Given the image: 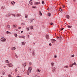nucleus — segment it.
<instances>
[{
    "mask_svg": "<svg viewBox=\"0 0 77 77\" xmlns=\"http://www.w3.org/2000/svg\"><path fill=\"white\" fill-rule=\"evenodd\" d=\"M31 70H32V68L31 67H29L28 69V73H30L31 72Z\"/></svg>",
    "mask_w": 77,
    "mask_h": 77,
    "instance_id": "f257e3e1",
    "label": "nucleus"
},
{
    "mask_svg": "<svg viewBox=\"0 0 77 77\" xmlns=\"http://www.w3.org/2000/svg\"><path fill=\"white\" fill-rule=\"evenodd\" d=\"M1 40L2 41V42H5L6 39H5V38L3 37L1 38Z\"/></svg>",
    "mask_w": 77,
    "mask_h": 77,
    "instance_id": "f03ea898",
    "label": "nucleus"
},
{
    "mask_svg": "<svg viewBox=\"0 0 77 77\" xmlns=\"http://www.w3.org/2000/svg\"><path fill=\"white\" fill-rule=\"evenodd\" d=\"M8 66H9V67H12V66H13V65H12V64L11 63H9L8 64Z\"/></svg>",
    "mask_w": 77,
    "mask_h": 77,
    "instance_id": "7ed1b4c3",
    "label": "nucleus"
},
{
    "mask_svg": "<svg viewBox=\"0 0 77 77\" xmlns=\"http://www.w3.org/2000/svg\"><path fill=\"white\" fill-rule=\"evenodd\" d=\"M51 41L52 42H56V40H55L54 39H51Z\"/></svg>",
    "mask_w": 77,
    "mask_h": 77,
    "instance_id": "20e7f679",
    "label": "nucleus"
},
{
    "mask_svg": "<svg viewBox=\"0 0 77 77\" xmlns=\"http://www.w3.org/2000/svg\"><path fill=\"white\" fill-rule=\"evenodd\" d=\"M7 27H8V29L9 30H10V27H11V26H10V25H7Z\"/></svg>",
    "mask_w": 77,
    "mask_h": 77,
    "instance_id": "39448f33",
    "label": "nucleus"
},
{
    "mask_svg": "<svg viewBox=\"0 0 77 77\" xmlns=\"http://www.w3.org/2000/svg\"><path fill=\"white\" fill-rule=\"evenodd\" d=\"M56 68L55 67H54L52 69V72H54L55 70H56Z\"/></svg>",
    "mask_w": 77,
    "mask_h": 77,
    "instance_id": "423d86ee",
    "label": "nucleus"
},
{
    "mask_svg": "<svg viewBox=\"0 0 77 77\" xmlns=\"http://www.w3.org/2000/svg\"><path fill=\"white\" fill-rule=\"evenodd\" d=\"M10 15H11V14L9 13L7 14V15H6V17H9Z\"/></svg>",
    "mask_w": 77,
    "mask_h": 77,
    "instance_id": "0eeeda50",
    "label": "nucleus"
},
{
    "mask_svg": "<svg viewBox=\"0 0 77 77\" xmlns=\"http://www.w3.org/2000/svg\"><path fill=\"white\" fill-rule=\"evenodd\" d=\"M49 38V35H46V38L47 39H48V38Z\"/></svg>",
    "mask_w": 77,
    "mask_h": 77,
    "instance_id": "6e6552de",
    "label": "nucleus"
},
{
    "mask_svg": "<svg viewBox=\"0 0 77 77\" xmlns=\"http://www.w3.org/2000/svg\"><path fill=\"white\" fill-rule=\"evenodd\" d=\"M73 65H74V63H73L72 64H71L69 65L70 67H72V66H73Z\"/></svg>",
    "mask_w": 77,
    "mask_h": 77,
    "instance_id": "1a4fd4ad",
    "label": "nucleus"
},
{
    "mask_svg": "<svg viewBox=\"0 0 77 77\" xmlns=\"http://www.w3.org/2000/svg\"><path fill=\"white\" fill-rule=\"evenodd\" d=\"M66 17L67 18L69 19V15H66Z\"/></svg>",
    "mask_w": 77,
    "mask_h": 77,
    "instance_id": "9d476101",
    "label": "nucleus"
},
{
    "mask_svg": "<svg viewBox=\"0 0 77 77\" xmlns=\"http://www.w3.org/2000/svg\"><path fill=\"white\" fill-rule=\"evenodd\" d=\"M39 12L40 15L41 16H42V13H41V11H39Z\"/></svg>",
    "mask_w": 77,
    "mask_h": 77,
    "instance_id": "9b49d317",
    "label": "nucleus"
},
{
    "mask_svg": "<svg viewBox=\"0 0 77 77\" xmlns=\"http://www.w3.org/2000/svg\"><path fill=\"white\" fill-rule=\"evenodd\" d=\"M11 4L12 5H15V2L14 1H12L11 2Z\"/></svg>",
    "mask_w": 77,
    "mask_h": 77,
    "instance_id": "f8f14e48",
    "label": "nucleus"
},
{
    "mask_svg": "<svg viewBox=\"0 0 77 77\" xmlns=\"http://www.w3.org/2000/svg\"><path fill=\"white\" fill-rule=\"evenodd\" d=\"M26 44V42H23L22 43V44L23 45H24Z\"/></svg>",
    "mask_w": 77,
    "mask_h": 77,
    "instance_id": "ddd939ff",
    "label": "nucleus"
},
{
    "mask_svg": "<svg viewBox=\"0 0 77 77\" xmlns=\"http://www.w3.org/2000/svg\"><path fill=\"white\" fill-rule=\"evenodd\" d=\"M30 29H33V27L32 26H30Z\"/></svg>",
    "mask_w": 77,
    "mask_h": 77,
    "instance_id": "4468645a",
    "label": "nucleus"
},
{
    "mask_svg": "<svg viewBox=\"0 0 77 77\" xmlns=\"http://www.w3.org/2000/svg\"><path fill=\"white\" fill-rule=\"evenodd\" d=\"M51 66H54V63H51Z\"/></svg>",
    "mask_w": 77,
    "mask_h": 77,
    "instance_id": "2eb2a0df",
    "label": "nucleus"
},
{
    "mask_svg": "<svg viewBox=\"0 0 77 77\" xmlns=\"http://www.w3.org/2000/svg\"><path fill=\"white\" fill-rule=\"evenodd\" d=\"M35 4L36 5H38V4H39V2H35Z\"/></svg>",
    "mask_w": 77,
    "mask_h": 77,
    "instance_id": "dca6fc26",
    "label": "nucleus"
},
{
    "mask_svg": "<svg viewBox=\"0 0 77 77\" xmlns=\"http://www.w3.org/2000/svg\"><path fill=\"white\" fill-rule=\"evenodd\" d=\"M48 16L49 17H50V16L51 15V14L49 13L48 14Z\"/></svg>",
    "mask_w": 77,
    "mask_h": 77,
    "instance_id": "f3484780",
    "label": "nucleus"
},
{
    "mask_svg": "<svg viewBox=\"0 0 77 77\" xmlns=\"http://www.w3.org/2000/svg\"><path fill=\"white\" fill-rule=\"evenodd\" d=\"M24 67H26V63H25L24 64H23Z\"/></svg>",
    "mask_w": 77,
    "mask_h": 77,
    "instance_id": "a211bd4d",
    "label": "nucleus"
},
{
    "mask_svg": "<svg viewBox=\"0 0 77 77\" xmlns=\"http://www.w3.org/2000/svg\"><path fill=\"white\" fill-rule=\"evenodd\" d=\"M13 26L15 27H17V25H14Z\"/></svg>",
    "mask_w": 77,
    "mask_h": 77,
    "instance_id": "6ab92c4d",
    "label": "nucleus"
},
{
    "mask_svg": "<svg viewBox=\"0 0 77 77\" xmlns=\"http://www.w3.org/2000/svg\"><path fill=\"white\" fill-rule=\"evenodd\" d=\"M67 27L68 28H71L72 27V26H68Z\"/></svg>",
    "mask_w": 77,
    "mask_h": 77,
    "instance_id": "aec40b11",
    "label": "nucleus"
},
{
    "mask_svg": "<svg viewBox=\"0 0 77 77\" xmlns=\"http://www.w3.org/2000/svg\"><path fill=\"white\" fill-rule=\"evenodd\" d=\"M59 9V11H61V12H62V9L61 8H60Z\"/></svg>",
    "mask_w": 77,
    "mask_h": 77,
    "instance_id": "412c9836",
    "label": "nucleus"
},
{
    "mask_svg": "<svg viewBox=\"0 0 77 77\" xmlns=\"http://www.w3.org/2000/svg\"><path fill=\"white\" fill-rule=\"evenodd\" d=\"M26 29L27 30V31H29V27H26Z\"/></svg>",
    "mask_w": 77,
    "mask_h": 77,
    "instance_id": "4be33fe9",
    "label": "nucleus"
},
{
    "mask_svg": "<svg viewBox=\"0 0 77 77\" xmlns=\"http://www.w3.org/2000/svg\"><path fill=\"white\" fill-rule=\"evenodd\" d=\"M37 70L38 72H40V71H41V70L38 69H37Z\"/></svg>",
    "mask_w": 77,
    "mask_h": 77,
    "instance_id": "5701e85b",
    "label": "nucleus"
},
{
    "mask_svg": "<svg viewBox=\"0 0 77 77\" xmlns=\"http://www.w3.org/2000/svg\"><path fill=\"white\" fill-rule=\"evenodd\" d=\"M64 68H68V66H66L64 67Z\"/></svg>",
    "mask_w": 77,
    "mask_h": 77,
    "instance_id": "b1692460",
    "label": "nucleus"
},
{
    "mask_svg": "<svg viewBox=\"0 0 77 77\" xmlns=\"http://www.w3.org/2000/svg\"><path fill=\"white\" fill-rule=\"evenodd\" d=\"M15 50V49H16V48H15V47H13V50Z\"/></svg>",
    "mask_w": 77,
    "mask_h": 77,
    "instance_id": "393cba45",
    "label": "nucleus"
},
{
    "mask_svg": "<svg viewBox=\"0 0 77 77\" xmlns=\"http://www.w3.org/2000/svg\"><path fill=\"white\" fill-rule=\"evenodd\" d=\"M29 3L31 5H33V3L30 2V1H29Z\"/></svg>",
    "mask_w": 77,
    "mask_h": 77,
    "instance_id": "a878e982",
    "label": "nucleus"
},
{
    "mask_svg": "<svg viewBox=\"0 0 77 77\" xmlns=\"http://www.w3.org/2000/svg\"><path fill=\"white\" fill-rule=\"evenodd\" d=\"M32 55H33V56L35 55V52L34 51L32 52Z\"/></svg>",
    "mask_w": 77,
    "mask_h": 77,
    "instance_id": "bb28decb",
    "label": "nucleus"
},
{
    "mask_svg": "<svg viewBox=\"0 0 77 77\" xmlns=\"http://www.w3.org/2000/svg\"><path fill=\"white\" fill-rule=\"evenodd\" d=\"M22 26H24V25H25V23H22Z\"/></svg>",
    "mask_w": 77,
    "mask_h": 77,
    "instance_id": "cd10ccee",
    "label": "nucleus"
},
{
    "mask_svg": "<svg viewBox=\"0 0 77 77\" xmlns=\"http://www.w3.org/2000/svg\"><path fill=\"white\" fill-rule=\"evenodd\" d=\"M15 57L17 58H18V56H17L16 54H15Z\"/></svg>",
    "mask_w": 77,
    "mask_h": 77,
    "instance_id": "c85d7f7f",
    "label": "nucleus"
},
{
    "mask_svg": "<svg viewBox=\"0 0 77 77\" xmlns=\"http://www.w3.org/2000/svg\"><path fill=\"white\" fill-rule=\"evenodd\" d=\"M42 3L43 5H44V1H42Z\"/></svg>",
    "mask_w": 77,
    "mask_h": 77,
    "instance_id": "c756f323",
    "label": "nucleus"
},
{
    "mask_svg": "<svg viewBox=\"0 0 77 77\" xmlns=\"http://www.w3.org/2000/svg\"><path fill=\"white\" fill-rule=\"evenodd\" d=\"M8 76V77H12V76H11V75H9Z\"/></svg>",
    "mask_w": 77,
    "mask_h": 77,
    "instance_id": "7c9ffc66",
    "label": "nucleus"
},
{
    "mask_svg": "<svg viewBox=\"0 0 77 77\" xmlns=\"http://www.w3.org/2000/svg\"><path fill=\"white\" fill-rule=\"evenodd\" d=\"M17 70H18L17 69H15V72H17Z\"/></svg>",
    "mask_w": 77,
    "mask_h": 77,
    "instance_id": "2f4dec72",
    "label": "nucleus"
},
{
    "mask_svg": "<svg viewBox=\"0 0 77 77\" xmlns=\"http://www.w3.org/2000/svg\"><path fill=\"white\" fill-rule=\"evenodd\" d=\"M5 62H6V63H8V60H6L5 61Z\"/></svg>",
    "mask_w": 77,
    "mask_h": 77,
    "instance_id": "473e14b6",
    "label": "nucleus"
},
{
    "mask_svg": "<svg viewBox=\"0 0 77 77\" xmlns=\"http://www.w3.org/2000/svg\"><path fill=\"white\" fill-rule=\"evenodd\" d=\"M50 24H51V25H53V23H50Z\"/></svg>",
    "mask_w": 77,
    "mask_h": 77,
    "instance_id": "72a5a7b5",
    "label": "nucleus"
},
{
    "mask_svg": "<svg viewBox=\"0 0 77 77\" xmlns=\"http://www.w3.org/2000/svg\"><path fill=\"white\" fill-rule=\"evenodd\" d=\"M12 15H13L14 17H15V15L14 14H12Z\"/></svg>",
    "mask_w": 77,
    "mask_h": 77,
    "instance_id": "f704fd0d",
    "label": "nucleus"
},
{
    "mask_svg": "<svg viewBox=\"0 0 77 77\" xmlns=\"http://www.w3.org/2000/svg\"><path fill=\"white\" fill-rule=\"evenodd\" d=\"M32 63L31 62H30L29 63V65H31L32 64Z\"/></svg>",
    "mask_w": 77,
    "mask_h": 77,
    "instance_id": "c9c22d12",
    "label": "nucleus"
},
{
    "mask_svg": "<svg viewBox=\"0 0 77 77\" xmlns=\"http://www.w3.org/2000/svg\"><path fill=\"white\" fill-rule=\"evenodd\" d=\"M15 36L16 37H17V34H15Z\"/></svg>",
    "mask_w": 77,
    "mask_h": 77,
    "instance_id": "e433bc0d",
    "label": "nucleus"
},
{
    "mask_svg": "<svg viewBox=\"0 0 77 77\" xmlns=\"http://www.w3.org/2000/svg\"><path fill=\"white\" fill-rule=\"evenodd\" d=\"M74 64L75 65H77V64H76V63L75 62Z\"/></svg>",
    "mask_w": 77,
    "mask_h": 77,
    "instance_id": "4c0bfd02",
    "label": "nucleus"
},
{
    "mask_svg": "<svg viewBox=\"0 0 77 77\" xmlns=\"http://www.w3.org/2000/svg\"><path fill=\"white\" fill-rule=\"evenodd\" d=\"M54 57H55V58H56L57 57V56L56 55H55L54 56Z\"/></svg>",
    "mask_w": 77,
    "mask_h": 77,
    "instance_id": "58836bf2",
    "label": "nucleus"
},
{
    "mask_svg": "<svg viewBox=\"0 0 77 77\" xmlns=\"http://www.w3.org/2000/svg\"><path fill=\"white\" fill-rule=\"evenodd\" d=\"M32 8H36V7H35V6H32Z\"/></svg>",
    "mask_w": 77,
    "mask_h": 77,
    "instance_id": "ea45409f",
    "label": "nucleus"
},
{
    "mask_svg": "<svg viewBox=\"0 0 77 77\" xmlns=\"http://www.w3.org/2000/svg\"><path fill=\"white\" fill-rule=\"evenodd\" d=\"M17 17H20V14H18L17 15Z\"/></svg>",
    "mask_w": 77,
    "mask_h": 77,
    "instance_id": "a19ab883",
    "label": "nucleus"
},
{
    "mask_svg": "<svg viewBox=\"0 0 77 77\" xmlns=\"http://www.w3.org/2000/svg\"><path fill=\"white\" fill-rule=\"evenodd\" d=\"M64 29V28H63L61 29V30H63Z\"/></svg>",
    "mask_w": 77,
    "mask_h": 77,
    "instance_id": "79ce46f5",
    "label": "nucleus"
},
{
    "mask_svg": "<svg viewBox=\"0 0 77 77\" xmlns=\"http://www.w3.org/2000/svg\"><path fill=\"white\" fill-rule=\"evenodd\" d=\"M49 45H50V46H51V44L50 43V44H49Z\"/></svg>",
    "mask_w": 77,
    "mask_h": 77,
    "instance_id": "37998d69",
    "label": "nucleus"
},
{
    "mask_svg": "<svg viewBox=\"0 0 77 77\" xmlns=\"http://www.w3.org/2000/svg\"><path fill=\"white\" fill-rule=\"evenodd\" d=\"M21 29V27H19L18 29Z\"/></svg>",
    "mask_w": 77,
    "mask_h": 77,
    "instance_id": "c03bdc74",
    "label": "nucleus"
},
{
    "mask_svg": "<svg viewBox=\"0 0 77 77\" xmlns=\"http://www.w3.org/2000/svg\"><path fill=\"white\" fill-rule=\"evenodd\" d=\"M74 57V55L73 54L72 56V57Z\"/></svg>",
    "mask_w": 77,
    "mask_h": 77,
    "instance_id": "a18cd8bd",
    "label": "nucleus"
},
{
    "mask_svg": "<svg viewBox=\"0 0 77 77\" xmlns=\"http://www.w3.org/2000/svg\"><path fill=\"white\" fill-rule=\"evenodd\" d=\"M35 43H33V45H35Z\"/></svg>",
    "mask_w": 77,
    "mask_h": 77,
    "instance_id": "49530a36",
    "label": "nucleus"
},
{
    "mask_svg": "<svg viewBox=\"0 0 77 77\" xmlns=\"http://www.w3.org/2000/svg\"><path fill=\"white\" fill-rule=\"evenodd\" d=\"M57 39H58V38L59 39V37L57 36Z\"/></svg>",
    "mask_w": 77,
    "mask_h": 77,
    "instance_id": "de8ad7c7",
    "label": "nucleus"
},
{
    "mask_svg": "<svg viewBox=\"0 0 77 77\" xmlns=\"http://www.w3.org/2000/svg\"><path fill=\"white\" fill-rule=\"evenodd\" d=\"M19 38H22V37H21V36H19Z\"/></svg>",
    "mask_w": 77,
    "mask_h": 77,
    "instance_id": "09e8293b",
    "label": "nucleus"
},
{
    "mask_svg": "<svg viewBox=\"0 0 77 77\" xmlns=\"http://www.w3.org/2000/svg\"><path fill=\"white\" fill-rule=\"evenodd\" d=\"M25 18H27V16H25Z\"/></svg>",
    "mask_w": 77,
    "mask_h": 77,
    "instance_id": "8fccbe9b",
    "label": "nucleus"
},
{
    "mask_svg": "<svg viewBox=\"0 0 77 77\" xmlns=\"http://www.w3.org/2000/svg\"><path fill=\"white\" fill-rule=\"evenodd\" d=\"M7 33L8 34V33H9V31H7Z\"/></svg>",
    "mask_w": 77,
    "mask_h": 77,
    "instance_id": "3c124183",
    "label": "nucleus"
},
{
    "mask_svg": "<svg viewBox=\"0 0 77 77\" xmlns=\"http://www.w3.org/2000/svg\"><path fill=\"white\" fill-rule=\"evenodd\" d=\"M23 31H21V33H23Z\"/></svg>",
    "mask_w": 77,
    "mask_h": 77,
    "instance_id": "603ef678",
    "label": "nucleus"
},
{
    "mask_svg": "<svg viewBox=\"0 0 77 77\" xmlns=\"http://www.w3.org/2000/svg\"><path fill=\"white\" fill-rule=\"evenodd\" d=\"M29 34H30V35H32V33L30 32V33H29Z\"/></svg>",
    "mask_w": 77,
    "mask_h": 77,
    "instance_id": "864d4df0",
    "label": "nucleus"
},
{
    "mask_svg": "<svg viewBox=\"0 0 77 77\" xmlns=\"http://www.w3.org/2000/svg\"><path fill=\"white\" fill-rule=\"evenodd\" d=\"M63 8H65V6H63Z\"/></svg>",
    "mask_w": 77,
    "mask_h": 77,
    "instance_id": "5fc2aeb1",
    "label": "nucleus"
},
{
    "mask_svg": "<svg viewBox=\"0 0 77 77\" xmlns=\"http://www.w3.org/2000/svg\"><path fill=\"white\" fill-rule=\"evenodd\" d=\"M48 11H49L50 10V9H49V8H48Z\"/></svg>",
    "mask_w": 77,
    "mask_h": 77,
    "instance_id": "6e6d98bb",
    "label": "nucleus"
},
{
    "mask_svg": "<svg viewBox=\"0 0 77 77\" xmlns=\"http://www.w3.org/2000/svg\"><path fill=\"white\" fill-rule=\"evenodd\" d=\"M16 31H17V30H18V29H16Z\"/></svg>",
    "mask_w": 77,
    "mask_h": 77,
    "instance_id": "4d7b16f0",
    "label": "nucleus"
},
{
    "mask_svg": "<svg viewBox=\"0 0 77 77\" xmlns=\"http://www.w3.org/2000/svg\"><path fill=\"white\" fill-rule=\"evenodd\" d=\"M4 68H6V66H4Z\"/></svg>",
    "mask_w": 77,
    "mask_h": 77,
    "instance_id": "13d9d810",
    "label": "nucleus"
},
{
    "mask_svg": "<svg viewBox=\"0 0 77 77\" xmlns=\"http://www.w3.org/2000/svg\"><path fill=\"white\" fill-rule=\"evenodd\" d=\"M22 38H24V37H22Z\"/></svg>",
    "mask_w": 77,
    "mask_h": 77,
    "instance_id": "bf43d9fd",
    "label": "nucleus"
},
{
    "mask_svg": "<svg viewBox=\"0 0 77 77\" xmlns=\"http://www.w3.org/2000/svg\"><path fill=\"white\" fill-rule=\"evenodd\" d=\"M74 2H75V0H73Z\"/></svg>",
    "mask_w": 77,
    "mask_h": 77,
    "instance_id": "052dcab7",
    "label": "nucleus"
},
{
    "mask_svg": "<svg viewBox=\"0 0 77 77\" xmlns=\"http://www.w3.org/2000/svg\"><path fill=\"white\" fill-rule=\"evenodd\" d=\"M4 74H5V72H4Z\"/></svg>",
    "mask_w": 77,
    "mask_h": 77,
    "instance_id": "680f3d73",
    "label": "nucleus"
},
{
    "mask_svg": "<svg viewBox=\"0 0 77 77\" xmlns=\"http://www.w3.org/2000/svg\"><path fill=\"white\" fill-rule=\"evenodd\" d=\"M9 33L10 34H11V32H9Z\"/></svg>",
    "mask_w": 77,
    "mask_h": 77,
    "instance_id": "e2e57ef3",
    "label": "nucleus"
},
{
    "mask_svg": "<svg viewBox=\"0 0 77 77\" xmlns=\"http://www.w3.org/2000/svg\"><path fill=\"white\" fill-rule=\"evenodd\" d=\"M28 38H29V35H28Z\"/></svg>",
    "mask_w": 77,
    "mask_h": 77,
    "instance_id": "0e129e2a",
    "label": "nucleus"
},
{
    "mask_svg": "<svg viewBox=\"0 0 77 77\" xmlns=\"http://www.w3.org/2000/svg\"><path fill=\"white\" fill-rule=\"evenodd\" d=\"M28 74V73H27V74ZM29 73H28V75H29Z\"/></svg>",
    "mask_w": 77,
    "mask_h": 77,
    "instance_id": "69168bd1",
    "label": "nucleus"
},
{
    "mask_svg": "<svg viewBox=\"0 0 77 77\" xmlns=\"http://www.w3.org/2000/svg\"><path fill=\"white\" fill-rule=\"evenodd\" d=\"M1 77H3V76H1Z\"/></svg>",
    "mask_w": 77,
    "mask_h": 77,
    "instance_id": "338daca9",
    "label": "nucleus"
},
{
    "mask_svg": "<svg viewBox=\"0 0 77 77\" xmlns=\"http://www.w3.org/2000/svg\"><path fill=\"white\" fill-rule=\"evenodd\" d=\"M33 20H34V18L33 19Z\"/></svg>",
    "mask_w": 77,
    "mask_h": 77,
    "instance_id": "774afa93",
    "label": "nucleus"
}]
</instances>
